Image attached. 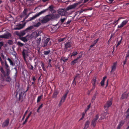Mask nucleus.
Wrapping results in <instances>:
<instances>
[{
  "mask_svg": "<svg viewBox=\"0 0 129 129\" xmlns=\"http://www.w3.org/2000/svg\"><path fill=\"white\" fill-rule=\"evenodd\" d=\"M58 41L59 42H60L63 41L62 39L61 38L59 39L58 40Z\"/></svg>",
  "mask_w": 129,
  "mask_h": 129,
  "instance_id": "obj_64",
  "label": "nucleus"
},
{
  "mask_svg": "<svg viewBox=\"0 0 129 129\" xmlns=\"http://www.w3.org/2000/svg\"><path fill=\"white\" fill-rule=\"evenodd\" d=\"M51 59H49V62H48V66L49 67H52V65L51 64Z\"/></svg>",
  "mask_w": 129,
  "mask_h": 129,
  "instance_id": "obj_43",
  "label": "nucleus"
},
{
  "mask_svg": "<svg viewBox=\"0 0 129 129\" xmlns=\"http://www.w3.org/2000/svg\"><path fill=\"white\" fill-rule=\"evenodd\" d=\"M59 93V92L57 90H54L52 98L53 99H56L57 98V95Z\"/></svg>",
  "mask_w": 129,
  "mask_h": 129,
  "instance_id": "obj_17",
  "label": "nucleus"
},
{
  "mask_svg": "<svg viewBox=\"0 0 129 129\" xmlns=\"http://www.w3.org/2000/svg\"><path fill=\"white\" fill-rule=\"evenodd\" d=\"M41 24V23L40 22H38L36 24L34 25V26L36 27H38Z\"/></svg>",
  "mask_w": 129,
  "mask_h": 129,
  "instance_id": "obj_36",
  "label": "nucleus"
},
{
  "mask_svg": "<svg viewBox=\"0 0 129 129\" xmlns=\"http://www.w3.org/2000/svg\"><path fill=\"white\" fill-rule=\"evenodd\" d=\"M40 37L37 40L36 42L38 45H39L41 42V37L40 35Z\"/></svg>",
  "mask_w": 129,
  "mask_h": 129,
  "instance_id": "obj_31",
  "label": "nucleus"
},
{
  "mask_svg": "<svg viewBox=\"0 0 129 129\" xmlns=\"http://www.w3.org/2000/svg\"><path fill=\"white\" fill-rule=\"evenodd\" d=\"M32 79L34 82H35L36 81V79L35 78V76H33V77Z\"/></svg>",
  "mask_w": 129,
  "mask_h": 129,
  "instance_id": "obj_57",
  "label": "nucleus"
},
{
  "mask_svg": "<svg viewBox=\"0 0 129 129\" xmlns=\"http://www.w3.org/2000/svg\"><path fill=\"white\" fill-rule=\"evenodd\" d=\"M54 6L53 5H51L47 9L43 10L42 11H41V13H42V14L43 13H44L46 12L47 11L49 10L51 12H52L53 10L55 11L54 10Z\"/></svg>",
  "mask_w": 129,
  "mask_h": 129,
  "instance_id": "obj_8",
  "label": "nucleus"
},
{
  "mask_svg": "<svg viewBox=\"0 0 129 129\" xmlns=\"http://www.w3.org/2000/svg\"><path fill=\"white\" fill-rule=\"evenodd\" d=\"M22 53L25 62H26V57L27 54V51L25 49H23L22 52Z\"/></svg>",
  "mask_w": 129,
  "mask_h": 129,
  "instance_id": "obj_15",
  "label": "nucleus"
},
{
  "mask_svg": "<svg viewBox=\"0 0 129 129\" xmlns=\"http://www.w3.org/2000/svg\"><path fill=\"white\" fill-rule=\"evenodd\" d=\"M8 43L9 45H11L13 44V41L12 40H9L8 41Z\"/></svg>",
  "mask_w": 129,
  "mask_h": 129,
  "instance_id": "obj_40",
  "label": "nucleus"
},
{
  "mask_svg": "<svg viewBox=\"0 0 129 129\" xmlns=\"http://www.w3.org/2000/svg\"><path fill=\"white\" fill-rule=\"evenodd\" d=\"M50 38H47L43 42V44L42 45V47H45L51 45V42L50 41Z\"/></svg>",
  "mask_w": 129,
  "mask_h": 129,
  "instance_id": "obj_4",
  "label": "nucleus"
},
{
  "mask_svg": "<svg viewBox=\"0 0 129 129\" xmlns=\"http://www.w3.org/2000/svg\"><path fill=\"white\" fill-rule=\"evenodd\" d=\"M7 73L6 75H4L5 77L6 76H9V75L10 73V70L9 69H6Z\"/></svg>",
  "mask_w": 129,
  "mask_h": 129,
  "instance_id": "obj_32",
  "label": "nucleus"
},
{
  "mask_svg": "<svg viewBox=\"0 0 129 129\" xmlns=\"http://www.w3.org/2000/svg\"><path fill=\"white\" fill-rule=\"evenodd\" d=\"M6 80L8 82H10L11 81V79L9 76H6Z\"/></svg>",
  "mask_w": 129,
  "mask_h": 129,
  "instance_id": "obj_26",
  "label": "nucleus"
},
{
  "mask_svg": "<svg viewBox=\"0 0 129 129\" xmlns=\"http://www.w3.org/2000/svg\"><path fill=\"white\" fill-rule=\"evenodd\" d=\"M128 57H129V50H128L127 52L125 58H127Z\"/></svg>",
  "mask_w": 129,
  "mask_h": 129,
  "instance_id": "obj_47",
  "label": "nucleus"
},
{
  "mask_svg": "<svg viewBox=\"0 0 129 129\" xmlns=\"http://www.w3.org/2000/svg\"><path fill=\"white\" fill-rule=\"evenodd\" d=\"M99 40V38L95 40H94L92 43L93 44L95 45L98 42Z\"/></svg>",
  "mask_w": 129,
  "mask_h": 129,
  "instance_id": "obj_45",
  "label": "nucleus"
},
{
  "mask_svg": "<svg viewBox=\"0 0 129 129\" xmlns=\"http://www.w3.org/2000/svg\"><path fill=\"white\" fill-rule=\"evenodd\" d=\"M126 118H128L129 117V108L126 111Z\"/></svg>",
  "mask_w": 129,
  "mask_h": 129,
  "instance_id": "obj_38",
  "label": "nucleus"
},
{
  "mask_svg": "<svg viewBox=\"0 0 129 129\" xmlns=\"http://www.w3.org/2000/svg\"><path fill=\"white\" fill-rule=\"evenodd\" d=\"M33 28V26H31L26 28L25 31H26V32L28 31V30H30L32 29Z\"/></svg>",
  "mask_w": 129,
  "mask_h": 129,
  "instance_id": "obj_28",
  "label": "nucleus"
},
{
  "mask_svg": "<svg viewBox=\"0 0 129 129\" xmlns=\"http://www.w3.org/2000/svg\"><path fill=\"white\" fill-rule=\"evenodd\" d=\"M78 54V53L76 51H74L72 53V55L71 56L72 57L73 56H74Z\"/></svg>",
  "mask_w": 129,
  "mask_h": 129,
  "instance_id": "obj_35",
  "label": "nucleus"
},
{
  "mask_svg": "<svg viewBox=\"0 0 129 129\" xmlns=\"http://www.w3.org/2000/svg\"><path fill=\"white\" fill-rule=\"evenodd\" d=\"M104 82H105L102 81L100 83L101 85L102 86H103L104 85Z\"/></svg>",
  "mask_w": 129,
  "mask_h": 129,
  "instance_id": "obj_52",
  "label": "nucleus"
},
{
  "mask_svg": "<svg viewBox=\"0 0 129 129\" xmlns=\"http://www.w3.org/2000/svg\"><path fill=\"white\" fill-rule=\"evenodd\" d=\"M76 81H73L72 83V85H73L74 87L76 85Z\"/></svg>",
  "mask_w": 129,
  "mask_h": 129,
  "instance_id": "obj_50",
  "label": "nucleus"
},
{
  "mask_svg": "<svg viewBox=\"0 0 129 129\" xmlns=\"http://www.w3.org/2000/svg\"><path fill=\"white\" fill-rule=\"evenodd\" d=\"M7 60H8L10 64L12 66H14L15 65V63L14 62H13L12 60L10 59L8 57L7 58Z\"/></svg>",
  "mask_w": 129,
  "mask_h": 129,
  "instance_id": "obj_21",
  "label": "nucleus"
},
{
  "mask_svg": "<svg viewBox=\"0 0 129 129\" xmlns=\"http://www.w3.org/2000/svg\"><path fill=\"white\" fill-rule=\"evenodd\" d=\"M9 119L8 118L6 119L3 122L2 124V127H7L9 125Z\"/></svg>",
  "mask_w": 129,
  "mask_h": 129,
  "instance_id": "obj_13",
  "label": "nucleus"
},
{
  "mask_svg": "<svg viewBox=\"0 0 129 129\" xmlns=\"http://www.w3.org/2000/svg\"><path fill=\"white\" fill-rule=\"evenodd\" d=\"M96 95H94L93 97L92 98V100L94 101V100L96 98Z\"/></svg>",
  "mask_w": 129,
  "mask_h": 129,
  "instance_id": "obj_60",
  "label": "nucleus"
},
{
  "mask_svg": "<svg viewBox=\"0 0 129 129\" xmlns=\"http://www.w3.org/2000/svg\"><path fill=\"white\" fill-rule=\"evenodd\" d=\"M71 21L72 20H69L66 22V24H69L71 22Z\"/></svg>",
  "mask_w": 129,
  "mask_h": 129,
  "instance_id": "obj_55",
  "label": "nucleus"
},
{
  "mask_svg": "<svg viewBox=\"0 0 129 129\" xmlns=\"http://www.w3.org/2000/svg\"><path fill=\"white\" fill-rule=\"evenodd\" d=\"M90 106H91V104L90 103L87 106V109L89 110V109L90 108Z\"/></svg>",
  "mask_w": 129,
  "mask_h": 129,
  "instance_id": "obj_63",
  "label": "nucleus"
},
{
  "mask_svg": "<svg viewBox=\"0 0 129 129\" xmlns=\"http://www.w3.org/2000/svg\"><path fill=\"white\" fill-rule=\"evenodd\" d=\"M99 114H97L95 116V117L91 121V125L93 126L94 127L96 125V122L99 118Z\"/></svg>",
  "mask_w": 129,
  "mask_h": 129,
  "instance_id": "obj_7",
  "label": "nucleus"
},
{
  "mask_svg": "<svg viewBox=\"0 0 129 129\" xmlns=\"http://www.w3.org/2000/svg\"><path fill=\"white\" fill-rule=\"evenodd\" d=\"M4 45V42H0V46L2 47V46Z\"/></svg>",
  "mask_w": 129,
  "mask_h": 129,
  "instance_id": "obj_54",
  "label": "nucleus"
},
{
  "mask_svg": "<svg viewBox=\"0 0 129 129\" xmlns=\"http://www.w3.org/2000/svg\"><path fill=\"white\" fill-rule=\"evenodd\" d=\"M25 25L24 24H18L16 25L17 27H15L14 29L15 30L20 29L23 28Z\"/></svg>",
  "mask_w": 129,
  "mask_h": 129,
  "instance_id": "obj_16",
  "label": "nucleus"
},
{
  "mask_svg": "<svg viewBox=\"0 0 129 129\" xmlns=\"http://www.w3.org/2000/svg\"><path fill=\"white\" fill-rule=\"evenodd\" d=\"M50 19H56L60 17V16L58 14H49Z\"/></svg>",
  "mask_w": 129,
  "mask_h": 129,
  "instance_id": "obj_12",
  "label": "nucleus"
},
{
  "mask_svg": "<svg viewBox=\"0 0 129 129\" xmlns=\"http://www.w3.org/2000/svg\"><path fill=\"white\" fill-rule=\"evenodd\" d=\"M78 61L76 60L75 59L74 60L71 61V64L72 66H73L75 63H76Z\"/></svg>",
  "mask_w": 129,
  "mask_h": 129,
  "instance_id": "obj_30",
  "label": "nucleus"
},
{
  "mask_svg": "<svg viewBox=\"0 0 129 129\" xmlns=\"http://www.w3.org/2000/svg\"><path fill=\"white\" fill-rule=\"evenodd\" d=\"M31 14V12H30L27 15H26V17H25V18H24V20H23V21H24L29 16V15Z\"/></svg>",
  "mask_w": 129,
  "mask_h": 129,
  "instance_id": "obj_44",
  "label": "nucleus"
},
{
  "mask_svg": "<svg viewBox=\"0 0 129 129\" xmlns=\"http://www.w3.org/2000/svg\"><path fill=\"white\" fill-rule=\"evenodd\" d=\"M43 104H41L39 107H38L37 110V112L38 113H40V109L42 108L43 107Z\"/></svg>",
  "mask_w": 129,
  "mask_h": 129,
  "instance_id": "obj_29",
  "label": "nucleus"
},
{
  "mask_svg": "<svg viewBox=\"0 0 129 129\" xmlns=\"http://www.w3.org/2000/svg\"><path fill=\"white\" fill-rule=\"evenodd\" d=\"M27 32L25 30L21 31L20 33L19 31H16L15 32L16 35L18 36L19 37H21V36L24 35L25 34V33Z\"/></svg>",
  "mask_w": 129,
  "mask_h": 129,
  "instance_id": "obj_11",
  "label": "nucleus"
},
{
  "mask_svg": "<svg viewBox=\"0 0 129 129\" xmlns=\"http://www.w3.org/2000/svg\"><path fill=\"white\" fill-rule=\"evenodd\" d=\"M17 45L19 47H21L24 45L23 44L20 42H18L17 43Z\"/></svg>",
  "mask_w": 129,
  "mask_h": 129,
  "instance_id": "obj_33",
  "label": "nucleus"
},
{
  "mask_svg": "<svg viewBox=\"0 0 129 129\" xmlns=\"http://www.w3.org/2000/svg\"><path fill=\"white\" fill-rule=\"evenodd\" d=\"M90 123L89 121V120L87 121L85 124V126L84 127L87 129Z\"/></svg>",
  "mask_w": 129,
  "mask_h": 129,
  "instance_id": "obj_24",
  "label": "nucleus"
},
{
  "mask_svg": "<svg viewBox=\"0 0 129 129\" xmlns=\"http://www.w3.org/2000/svg\"><path fill=\"white\" fill-rule=\"evenodd\" d=\"M96 77H94L91 80V83L92 85H95V83L96 81Z\"/></svg>",
  "mask_w": 129,
  "mask_h": 129,
  "instance_id": "obj_23",
  "label": "nucleus"
},
{
  "mask_svg": "<svg viewBox=\"0 0 129 129\" xmlns=\"http://www.w3.org/2000/svg\"><path fill=\"white\" fill-rule=\"evenodd\" d=\"M67 17L66 16L64 18H61L60 20V21H61V23H63L64 22L65 20L67 19Z\"/></svg>",
  "mask_w": 129,
  "mask_h": 129,
  "instance_id": "obj_37",
  "label": "nucleus"
},
{
  "mask_svg": "<svg viewBox=\"0 0 129 129\" xmlns=\"http://www.w3.org/2000/svg\"><path fill=\"white\" fill-rule=\"evenodd\" d=\"M108 108H107V109H106L105 110V113H106V114H108Z\"/></svg>",
  "mask_w": 129,
  "mask_h": 129,
  "instance_id": "obj_53",
  "label": "nucleus"
},
{
  "mask_svg": "<svg viewBox=\"0 0 129 129\" xmlns=\"http://www.w3.org/2000/svg\"><path fill=\"white\" fill-rule=\"evenodd\" d=\"M50 52L51 51L50 50H48L44 51L43 53L44 54V55H48Z\"/></svg>",
  "mask_w": 129,
  "mask_h": 129,
  "instance_id": "obj_34",
  "label": "nucleus"
},
{
  "mask_svg": "<svg viewBox=\"0 0 129 129\" xmlns=\"http://www.w3.org/2000/svg\"><path fill=\"white\" fill-rule=\"evenodd\" d=\"M128 21V20H123L120 24L118 25L117 28H119V29H117L116 31L123 27L124 25H125L127 23Z\"/></svg>",
  "mask_w": 129,
  "mask_h": 129,
  "instance_id": "obj_9",
  "label": "nucleus"
},
{
  "mask_svg": "<svg viewBox=\"0 0 129 129\" xmlns=\"http://www.w3.org/2000/svg\"><path fill=\"white\" fill-rule=\"evenodd\" d=\"M116 0H109V2L110 3L115 2Z\"/></svg>",
  "mask_w": 129,
  "mask_h": 129,
  "instance_id": "obj_46",
  "label": "nucleus"
},
{
  "mask_svg": "<svg viewBox=\"0 0 129 129\" xmlns=\"http://www.w3.org/2000/svg\"><path fill=\"white\" fill-rule=\"evenodd\" d=\"M43 94L40 96H38L37 99V103H38L40 102L41 100L43 98Z\"/></svg>",
  "mask_w": 129,
  "mask_h": 129,
  "instance_id": "obj_25",
  "label": "nucleus"
},
{
  "mask_svg": "<svg viewBox=\"0 0 129 129\" xmlns=\"http://www.w3.org/2000/svg\"><path fill=\"white\" fill-rule=\"evenodd\" d=\"M49 15L46 16L43 18L42 17H40L39 19L40 21L42 23H45L49 21L50 20Z\"/></svg>",
  "mask_w": 129,
  "mask_h": 129,
  "instance_id": "obj_3",
  "label": "nucleus"
},
{
  "mask_svg": "<svg viewBox=\"0 0 129 129\" xmlns=\"http://www.w3.org/2000/svg\"><path fill=\"white\" fill-rule=\"evenodd\" d=\"M22 92H20L19 93V101H20L21 100V98H22Z\"/></svg>",
  "mask_w": 129,
  "mask_h": 129,
  "instance_id": "obj_39",
  "label": "nucleus"
},
{
  "mask_svg": "<svg viewBox=\"0 0 129 129\" xmlns=\"http://www.w3.org/2000/svg\"><path fill=\"white\" fill-rule=\"evenodd\" d=\"M14 69L15 70V71H16V73H15V75H16V76L17 75V68L16 67H15L14 68Z\"/></svg>",
  "mask_w": 129,
  "mask_h": 129,
  "instance_id": "obj_58",
  "label": "nucleus"
},
{
  "mask_svg": "<svg viewBox=\"0 0 129 129\" xmlns=\"http://www.w3.org/2000/svg\"><path fill=\"white\" fill-rule=\"evenodd\" d=\"M5 68L6 69H9V68H8L9 67V66H8V65L7 64V62L6 61H5Z\"/></svg>",
  "mask_w": 129,
  "mask_h": 129,
  "instance_id": "obj_51",
  "label": "nucleus"
},
{
  "mask_svg": "<svg viewBox=\"0 0 129 129\" xmlns=\"http://www.w3.org/2000/svg\"><path fill=\"white\" fill-rule=\"evenodd\" d=\"M112 98L111 100V99L110 100L107 101L104 106V108H108L110 107L111 106L112 104Z\"/></svg>",
  "mask_w": 129,
  "mask_h": 129,
  "instance_id": "obj_14",
  "label": "nucleus"
},
{
  "mask_svg": "<svg viewBox=\"0 0 129 129\" xmlns=\"http://www.w3.org/2000/svg\"><path fill=\"white\" fill-rule=\"evenodd\" d=\"M19 39L25 42H27L28 41V40L26 36L19 37Z\"/></svg>",
  "mask_w": 129,
  "mask_h": 129,
  "instance_id": "obj_19",
  "label": "nucleus"
},
{
  "mask_svg": "<svg viewBox=\"0 0 129 129\" xmlns=\"http://www.w3.org/2000/svg\"><path fill=\"white\" fill-rule=\"evenodd\" d=\"M42 14V13H41V11L38 13L37 14H35L34 16H33L32 17H30L27 20V22L29 21H31L32 20H34L37 17H38L40 15Z\"/></svg>",
  "mask_w": 129,
  "mask_h": 129,
  "instance_id": "obj_10",
  "label": "nucleus"
},
{
  "mask_svg": "<svg viewBox=\"0 0 129 129\" xmlns=\"http://www.w3.org/2000/svg\"><path fill=\"white\" fill-rule=\"evenodd\" d=\"M1 57L3 59H5V56L3 53H1Z\"/></svg>",
  "mask_w": 129,
  "mask_h": 129,
  "instance_id": "obj_59",
  "label": "nucleus"
},
{
  "mask_svg": "<svg viewBox=\"0 0 129 129\" xmlns=\"http://www.w3.org/2000/svg\"><path fill=\"white\" fill-rule=\"evenodd\" d=\"M12 37V35L9 32L7 34H4L3 35H0V38L5 39H9Z\"/></svg>",
  "mask_w": 129,
  "mask_h": 129,
  "instance_id": "obj_6",
  "label": "nucleus"
},
{
  "mask_svg": "<svg viewBox=\"0 0 129 129\" xmlns=\"http://www.w3.org/2000/svg\"><path fill=\"white\" fill-rule=\"evenodd\" d=\"M30 67L29 68V69L32 70H33L34 67L31 65H30Z\"/></svg>",
  "mask_w": 129,
  "mask_h": 129,
  "instance_id": "obj_62",
  "label": "nucleus"
},
{
  "mask_svg": "<svg viewBox=\"0 0 129 129\" xmlns=\"http://www.w3.org/2000/svg\"><path fill=\"white\" fill-rule=\"evenodd\" d=\"M72 47V43L70 41L67 42L64 44V51H68L70 50V49H72V48H71Z\"/></svg>",
  "mask_w": 129,
  "mask_h": 129,
  "instance_id": "obj_2",
  "label": "nucleus"
},
{
  "mask_svg": "<svg viewBox=\"0 0 129 129\" xmlns=\"http://www.w3.org/2000/svg\"><path fill=\"white\" fill-rule=\"evenodd\" d=\"M121 39L118 42L116 46V47L117 48L121 44V41L122 39V37L121 36Z\"/></svg>",
  "mask_w": 129,
  "mask_h": 129,
  "instance_id": "obj_27",
  "label": "nucleus"
},
{
  "mask_svg": "<svg viewBox=\"0 0 129 129\" xmlns=\"http://www.w3.org/2000/svg\"><path fill=\"white\" fill-rule=\"evenodd\" d=\"M68 92V91H67L66 93H65L61 98V100L60 101L59 103L58 104V106L59 107L61 106L62 105V104L65 102L66 99V98L67 97Z\"/></svg>",
  "mask_w": 129,
  "mask_h": 129,
  "instance_id": "obj_5",
  "label": "nucleus"
},
{
  "mask_svg": "<svg viewBox=\"0 0 129 129\" xmlns=\"http://www.w3.org/2000/svg\"><path fill=\"white\" fill-rule=\"evenodd\" d=\"M117 64V62H115L113 64V65L112 67L111 72L114 71L116 68V66Z\"/></svg>",
  "mask_w": 129,
  "mask_h": 129,
  "instance_id": "obj_20",
  "label": "nucleus"
},
{
  "mask_svg": "<svg viewBox=\"0 0 129 129\" xmlns=\"http://www.w3.org/2000/svg\"><path fill=\"white\" fill-rule=\"evenodd\" d=\"M125 121L123 120L119 122V124L118 125L117 127V129H120L121 127L124 124Z\"/></svg>",
  "mask_w": 129,
  "mask_h": 129,
  "instance_id": "obj_18",
  "label": "nucleus"
},
{
  "mask_svg": "<svg viewBox=\"0 0 129 129\" xmlns=\"http://www.w3.org/2000/svg\"><path fill=\"white\" fill-rule=\"evenodd\" d=\"M78 4V3L74 4L72 5L69 6L66 9H59L57 10V13L59 15L61 16H66L67 14V11L74 8Z\"/></svg>",
  "mask_w": 129,
  "mask_h": 129,
  "instance_id": "obj_1",
  "label": "nucleus"
},
{
  "mask_svg": "<svg viewBox=\"0 0 129 129\" xmlns=\"http://www.w3.org/2000/svg\"><path fill=\"white\" fill-rule=\"evenodd\" d=\"M27 9H24V11L23 12V13L25 15H27Z\"/></svg>",
  "mask_w": 129,
  "mask_h": 129,
  "instance_id": "obj_41",
  "label": "nucleus"
},
{
  "mask_svg": "<svg viewBox=\"0 0 129 129\" xmlns=\"http://www.w3.org/2000/svg\"><path fill=\"white\" fill-rule=\"evenodd\" d=\"M68 59V58L66 59L64 57H62L61 58V60L63 61L64 62L67 61Z\"/></svg>",
  "mask_w": 129,
  "mask_h": 129,
  "instance_id": "obj_42",
  "label": "nucleus"
},
{
  "mask_svg": "<svg viewBox=\"0 0 129 129\" xmlns=\"http://www.w3.org/2000/svg\"><path fill=\"white\" fill-rule=\"evenodd\" d=\"M128 96V94L124 93L122 94L121 99H124L127 98Z\"/></svg>",
  "mask_w": 129,
  "mask_h": 129,
  "instance_id": "obj_22",
  "label": "nucleus"
},
{
  "mask_svg": "<svg viewBox=\"0 0 129 129\" xmlns=\"http://www.w3.org/2000/svg\"><path fill=\"white\" fill-rule=\"evenodd\" d=\"M0 70L1 71V72L2 73L4 74L5 73V71L2 68H1L0 69Z\"/></svg>",
  "mask_w": 129,
  "mask_h": 129,
  "instance_id": "obj_56",
  "label": "nucleus"
},
{
  "mask_svg": "<svg viewBox=\"0 0 129 129\" xmlns=\"http://www.w3.org/2000/svg\"><path fill=\"white\" fill-rule=\"evenodd\" d=\"M127 59H128L127 58H125V60L124 61H123V67H124V65L126 63V62H127Z\"/></svg>",
  "mask_w": 129,
  "mask_h": 129,
  "instance_id": "obj_49",
  "label": "nucleus"
},
{
  "mask_svg": "<svg viewBox=\"0 0 129 129\" xmlns=\"http://www.w3.org/2000/svg\"><path fill=\"white\" fill-rule=\"evenodd\" d=\"M9 1H10V3H13L14 2H15L16 0H9Z\"/></svg>",
  "mask_w": 129,
  "mask_h": 129,
  "instance_id": "obj_61",
  "label": "nucleus"
},
{
  "mask_svg": "<svg viewBox=\"0 0 129 129\" xmlns=\"http://www.w3.org/2000/svg\"><path fill=\"white\" fill-rule=\"evenodd\" d=\"M79 13V12H77L75 13V14L74 16L72 18V20H73L74 19L75 17L76 16V15H78Z\"/></svg>",
  "mask_w": 129,
  "mask_h": 129,
  "instance_id": "obj_48",
  "label": "nucleus"
}]
</instances>
